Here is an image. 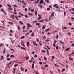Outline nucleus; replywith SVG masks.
I'll use <instances>...</instances> for the list:
<instances>
[{"mask_svg":"<svg viewBox=\"0 0 74 74\" xmlns=\"http://www.w3.org/2000/svg\"><path fill=\"white\" fill-rule=\"evenodd\" d=\"M30 11H31V12H34V9H31Z\"/></svg>","mask_w":74,"mask_h":74,"instance_id":"obj_16","label":"nucleus"},{"mask_svg":"<svg viewBox=\"0 0 74 74\" xmlns=\"http://www.w3.org/2000/svg\"><path fill=\"white\" fill-rule=\"evenodd\" d=\"M38 7H40V8H42V6L40 5H38Z\"/></svg>","mask_w":74,"mask_h":74,"instance_id":"obj_34","label":"nucleus"},{"mask_svg":"<svg viewBox=\"0 0 74 74\" xmlns=\"http://www.w3.org/2000/svg\"><path fill=\"white\" fill-rule=\"evenodd\" d=\"M44 1L43 0H41L39 2V4H41L42 3H43Z\"/></svg>","mask_w":74,"mask_h":74,"instance_id":"obj_4","label":"nucleus"},{"mask_svg":"<svg viewBox=\"0 0 74 74\" xmlns=\"http://www.w3.org/2000/svg\"><path fill=\"white\" fill-rule=\"evenodd\" d=\"M70 49V48H67L65 50V51H69V49Z\"/></svg>","mask_w":74,"mask_h":74,"instance_id":"obj_12","label":"nucleus"},{"mask_svg":"<svg viewBox=\"0 0 74 74\" xmlns=\"http://www.w3.org/2000/svg\"><path fill=\"white\" fill-rule=\"evenodd\" d=\"M1 59H3V58H4V56H1Z\"/></svg>","mask_w":74,"mask_h":74,"instance_id":"obj_64","label":"nucleus"},{"mask_svg":"<svg viewBox=\"0 0 74 74\" xmlns=\"http://www.w3.org/2000/svg\"><path fill=\"white\" fill-rule=\"evenodd\" d=\"M25 18H28V16L27 15H25Z\"/></svg>","mask_w":74,"mask_h":74,"instance_id":"obj_54","label":"nucleus"},{"mask_svg":"<svg viewBox=\"0 0 74 74\" xmlns=\"http://www.w3.org/2000/svg\"><path fill=\"white\" fill-rule=\"evenodd\" d=\"M35 58H37V55L36 54H35L34 56Z\"/></svg>","mask_w":74,"mask_h":74,"instance_id":"obj_56","label":"nucleus"},{"mask_svg":"<svg viewBox=\"0 0 74 74\" xmlns=\"http://www.w3.org/2000/svg\"><path fill=\"white\" fill-rule=\"evenodd\" d=\"M7 5L9 8H11V6L8 4H7Z\"/></svg>","mask_w":74,"mask_h":74,"instance_id":"obj_10","label":"nucleus"},{"mask_svg":"<svg viewBox=\"0 0 74 74\" xmlns=\"http://www.w3.org/2000/svg\"><path fill=\"white\" fill-rule=\"evenodd\" d=\"M36 25H40V23H36Z\"/></svg>","mask_w":74,"mask_h":74,"instance_id":"obj_35","label":"nucleus"},{"mask_svg":"<svg viewBox=\"0 0 74 74\" xmlns=\"http://www.w3.org/2000/svg\"><path fill=\"white\" fill-rule=\"evenodd\" d=\"M34 64H32V69H33L34 67Z\"/></svg>","mask_w":74,"mask_h":74,"instance_id":"obj_36","label":"nucleus"},{"mask_svg":"<svg viewBox=\"0 0 74 74\" xmlns=\"http://www.w3.org/2000/svg\"><path fill=\"white\" fill-rule=\"evenodd\" d=\"M54 66H55V67H58V65H57L56 64H54Z\"/></svg>","mask_w":74,"mask_h":74,"instance_id":"obj_50","label":"nucleus"},{"mask_svg":"<svg viewBox=\"0 0 74 74\" xmlns=\"http://www.w3.org/2000/svg\"><path fill=\"white\" fill-rule=\"evenodd\" d=\"M39 45L40 46H41V45H42V44H41V42H39Z\"/></svg>","mask_w":74,"mask_h":74,"instance_id":"obj_49","label":"nucleus"},{"mask_svg":"<svg viewBox=\"0 0 74 74\" xmlns=\"http://www.w3.org/2000/svg\"><path fill=\"white\" fill-rule=\"evenodd\" d=\"M65 71V69H62V71Z\"/></svg>","mask_w":74,"mask_h":74,"instance_id":"obj_62","label":"nucleus"},{"mask_svg":"<svg viewBox=\"0 0 74 74\" xmlns=\"http://www.w3.org/2000/svg\"><path fill=\"white\" fill-rule=\"evenodd\" d=\"M60 3H65V2L64 1H61Z\"/></svg>","mask_w":74,"mask_h":74,"instance_id":"obj_46","label":"nucleus"},{"mask_svg":"<svg viewBox=\"0 0 74 74\" xmlns=\"http://www.w3.org/2000/svg\"><path fill=\"white\" fill-rule=\"evenodd\" d=\"M34 73H35V74H39V73H38V72H34Z\"/></svg>","mask_w":74,"mask_h":74,"instance_id":"obj_58","label":"nucleus"},{"mask_svg":"<svg viewBox=\"0 0 74 74\" xmlns=\"http://www.w3.org/2000/svg\"><path fill=\"white\" fill-rule=\"evenodd\" d=\"M57 5V4H55L53 5V7H55Z\"/></svg>","mask_w":74,"mask_h":74,"instance_id":"obj_43","label":"nucleus"},{"mask_svg":"<svg viewBox=\"0 0 74 74\" xmlns=\"http://www.w3.org/2000/svg\"><path fill=\"white\" fill-rule=\"evenodd\" d=\"M64 15L65 16L66 15V11H64Z\"/></svg>","mask_w":74,"mask_h":74,"instance_id":"obj_14","label":"nucleus"},{"mask_svg":"<svg viewBox=\"0 0 74 74\" xmlns=\"http://www.w3.org/2000/svg\"><path fill=\"white\" fill-rule=\"evenodd\" d=\"M14 10L15 12H16V9L14 8Z\"/></svg>","mask_w":74,"mask_h":74,"instance_id":"obj_52","label":"nucleus"},{"mask_svg":"<svg viewBox=\"0 0 74 74\" xmlns=\"http://www.w3.org/2000/svg\"><path fill=\"white\" fill-rule=\"evenodd\" d=\"M45 25H44L42 27V29H45Z\"/></svg>","mask_w":74,"mask_h":74,"instance_id":"obj_37","label":"nucleus"},{"mask_svg":"<svg viewBox=\"0 0 74 74\" xmlns=\"http://www.w3.org/2000/svg\"><path fill=\"white\" fill-rule=\"evenodd\" d=\"M10 51H12L13 52H15V51L13 49H11V48H10Z\"/></svg>","mask_w":74,"mask_h":74,"instance_id":"obj_27","label":"nucleus"},{"mask_svg":"<svg viewBox=\"0 0 74 74\" xmlns=\"http://www.w3.org/2000/svg\"><path fill=\"white\" fill-rule=\"evenodd\" d=\"M39 1H40V0H37L36 2H35V1H34V3H35V4H37V3H38V2H39Z\"/></svg>","mask_w":74,"mask_h":74,"instance_id":"obj_5","label":"nucleus"},{"mask_svg":"<svg viewBox=\"0 0 74 74\" xmlns=\"http://www.w3.org/2000/svg\"><path fill=\"white\" fill-rule=\"evenodd\" d=\"M18 66V64H15L14 65V67H17Z\"/></svg>","mask_w":74,"mask_h":74,"instance_id":"obj_51","label":"nucleus"},{"mask_svg":"<svg viewBox=\"0 0 74 74\" xmlns=\"http://www.w3.org/2000/svg\"><path fill=\"white\" fill-rule=\"evenodd\" d=\"M57 70L59 73H60V70L59 69H58Z\"/></svg>","mask_w":74,"mask_h":74,"instance_id":"obj_47","label":"nucleus"},{"mask_svg":"<svg viewBox=\"0 0 74 74\" xmlns=\"http://www.w3.org/2000/svg\"><path fill=\"white\" fill-rule=\"evenodd\" d=\"M60 43L61 44H64V42H63L62 41H60Z\"/></svg>","mask_w":74,"mask_h":74,"instance_id":"obj_44","label":"nucleus"},{"mask_svg":"<svg viewBox=\"0 0 74 74\" xmlns=\"http://www.w3.org/2000/svg\"><path fill=\"white\" fill-rule=\"evenodd\" d=\"M52 15H50L49 16V21L51 20V17H52Z\"/></svg>","mask_w":74,"mask_h":74,"instance_id":"obj_24","label":"nucleus"},{"mask_svg":"<svg viewBox=\"0 0 74 74\" xmlns=\"http://www.w3.org/2000/svg\"><path fill=\"white\" fill-rule=\"evenodd\" d=\"M21 45L23 47H25V45L24 44V42L22 41H21Z\"/></svg>","mask_w":74,"mask_h":74,"instance_id":"obj_2","label":"nucleus"},{"mask_svg":"<svg viewBox=\"0 0 74 74\" xmlns=\"http://www.w3.org/2000/svg\"><path fill=\"white\" fill-rule=\"evenodd\" d=\"M32 43H33V44H34V45H35V46L37 47V43H35L34 42H33Z\"/></svg>","mask_w":74,"mask_h":74,"instance_id":"obj_7","label":"nucleus"},{"mask_svg":"<svg viewBox=\"0 0 74 74\" xmlns=\"http://www.w3.org/2000/svg\"><path fill=\"white\" fill-rule=\"evenodd\" d=\"M59 37V36H58V35H57L56 36V38H58Z\"/></svg>","mask_w":74,"mask_h":74,"instance_id":"obj_60","label":"nucleus"},{"mask_svg":"<svg viewBox=\"0 0 74 74\" xmlns=\"http://www.w3.org/2000/svg\"><path fill=\"white\" fill-rule=\"evenodd\" d=\"M69 59L70 60H72V61H73V60H73V58H71V57H70L69 58Z\"/></svg>","mask_w":74,"mask_h":74,"instance_id":"obj_21","label":"nucleus"},{"mask_svg":"<svg viewBox=\"0 0 74 74\" xmlns=\"http://www.w3.org/2000/svg\"><path fill=\"white\" fill-rule=\"evenodd\" d=\"M25 38V36H22L21 37L20 39H23V38Z\"/></svg>","mask_w":74,"mask_h":74,"instance_id":"obj_29","label":"nucleus"},{"mask_svg":"<svg viewBox=\"0 0 74 74\" xmlns=\"http://www.w3.org/2000/svg\"><path fill=\"white\" fill-rule=\"evenodd\" d=\"M25 26H24L22 28L23 30H24L25 29Z\"/></svg>","mask_w":74,"mask_h":74,"instance_id":"obj_48","label":"nucleus"},{"mask_svg":"<svg viewBox=\"0 0 74 74\" xmlns=\"http://www.w3.org/2000/svg\"><path fill=\"white\" fill-rule=\"evenodd\" d=\"M17 6L16 5H13V7H16Z\"/></svg>","mask_w":74,"mask_h":74,"instance_id":"obj_57","label":"nucleus"},{"mask_svg":"<svg viewBox=\"0 0 74 74\" xmlns=\"http://www.w3.org/2000/svg\"><path fill=\"white\" fill-rule=\"evenodd\" d=\"M8 23L10 24V25H13V23L11 22H8Z\"/></svg>","mask_w":74,"mask_h":74,"instance_id":"obj_18","label":"nucleus"},{"mask_svg":"<svg viewBox=\"0 0 74 74\" xmlns=\"http://www.w3.org/2000/svg\"><path fill=\"white\" fill-rule=\"evenodd\" d=\"M20 48L21 49H23V50H26V49L24 47H21Z\"/></svg>","mask_w":74,"mask_h":74,"instance_id":"obj_13","label":"nucleus"},{"mask_svg":"<svg viewBox=\"0 0 74 74\" xmlns=\"http://www.w3.org/2000/svg\"><path fill=\"white\" fill-rule=\"evenodd\" d=\"M13 73H14H14H15V69L13 68Z\"/></svg>","mask_w":74,"mask_h":74,"instance_id":"obj_9","label":"nucleus"},{"mask_svg":"<svg viewBox=\"0 0 74 74\" xmlns=\"http://www.w3.org/2000/svg\"><path fill=\"white\" fill-rule=\"evenodd\" d=\"M5 49L4 48L3 51V53H5Z\"/></svg>","mask_w":74,"mask_h":74,"instance_id":"obj_28","label":"nucleus"},{"mask_svg":"<svg viewBox=\"0 0 74 74\" xmlns=\"http://www.w3.org/2000/svg\"><path fill=\"white\" fill-rule=\"evenodd\" d=\"M37 11H35V15H37Z\"/></svg>","mask_w":74,"mask_h":74,"instance_id":"obj_26","label":"nucleus"},{"mask_svg":"<svg viewBox=\"0 0 74 74\" xmlns=\"http://www.w3.org/2000/svg\"><path fill=\"white\" fill-rule=\"evenodd\" d=\"M15 18H16V19L17 20H18V21H19V18H18V17H17V16H15Z\"/></svg>","mask_w":74,"mask_h":74,"instance_id":"obj_40","label":"nucleus"},{"mask_svg":"<svg viewBox=\"0 0 74 74\" xmlns=\"http://www.w3.org/2000/svg\"><path fill=\"white\" fill-rule=\"evenodd\" d=\"M38 16L39 17H38L37 19L38 20H40L41 18V16H40V15H38Z\"/></svg>","mask_w":74,"mask_h":74,"instance_id":"obj_3","label":"nucleus"},{"mask_svg":"<svg viewBox=\"0 0 74 74\" xmlns=\"http://www.w3.org/2000/svg\"><path fill=\"white\" fill-rule=\"evenodd\" d=\"M45 47H47V48L48 49L50 50V48L49 47L47 46V45H46Z\"/></svg>","mask_w":74,"mask_h":74,"instance_id":"obj_25","label":"nucleus"},{"mask_svg":"<svg viewBox=\"0 0 74 74\" xmlns=\"http://www.w3.org/2000/svg\"><path fill=\"white\" fill-rule=\"evenodd\" d=\"M9 56H10V54H7L6 56V57L7 58H8V57H9Z\"/></svg>","mask_w":74,"mask_h":74,"instance_id":"obj_53","label":"nucleus"},{"mask_svg":"<svg viewBox=\"0 0 74 74\" xmlns=\"http://www.w3.org/2000/svg\"><path fill=\"white\" fill-rule=\"evenodd\" d=\"M64 29H67V27H65L64 28H63Z\"/></svg>","mask_w":74,"mask_h":74,"instance_id":"obj_63","label":"nucleus"},{"mask_svg":"<svg viewBox=\"0 0 74 74\" xmlns=\"http://www.w3.org/2000/svg\"><path fill=\"white\" fill-rule=\"evenodd\" d=\"M50 30V28H48L45 30V32H48V30Z\"/></svg>","mask_w":74,"mask_h":74,"instance_id":"obj_31","label":"nucleus"},{"mask_svg":"<svg viewBox=\"0 0 74 74\" xmlns=\"http://www.w3.org/2000/svg\"><path fill=\"white\" fill-rule=\"evenodd\" d=\"M7 60H10V58H8L7 59Z\"/></svg>","mask_w":74,"mask_h":74,"instance_id":"obj_61","label":"nucleus"},{"mask_svg":"<svg viewBox=\"0 0 74 74\" xmlns=\"http://www.w3.org/2000/svg\"><path fill=\"white\" fill-rule=\"evenodd\" d=\"M27 45L28 47H29L30 46V43L29 42H27Z\"/></svg>","mask_w":74,"mask_h":74,"instance_id":"obj_11","label":"nucleus"},{"mask_svg":"<svg viewBox=\"0 0 74 74\" xmlns=\"http://www.w3.org/2000/svg\"><path fill=\"white\" fill-rule=\"evenodd\" d=\"M48 67V65H45L44 66V67Z\"/></svg>","mask_w":74,"mask_h":74,"instance_id":"obj_45","label":"nucleus"},{"mask_svg":"<svg viewBox=\"0 0 74 74\" xmlns=\"http://www.w3.org/2000/svg\"><path fill=\"white\" fill-rule=\"evenodd\" d=\"M8 10H12V9L11 8H8Z\"/></svg>","mask_w":74,"mask_h":74,"instance_id":"obj_33","label":"nucleus"},{"mask_svg":"<svg viewBox=\"0 0 74 74\" xmlns=\"http://www.w3.org/2000/svg\"><path fill=\"white\" fill-rule=\"evenodd\" d=\"M11 58H15V56L13 55H11L10 56Z\"/></svg>","mask_w":74,"mask_h":74,"instance_id":"obj_15","label":"nucleus"},{"mask_svg":"<svg viewBox=\"0 0 74 74\" xmlns=\"http://www.w3.org/2000/svg\"><path fill=\"white\" fill-rule=\"evenodd\" d=\"M17 27L18 29V30H20V28L19 27V26L18 25L17 26Z\"/></svg>","mask_w":74,"mask_h":74,"instance_id":"obj_20","label":"nucleus"},{"mask_svg":"<svg viewBox=\"0 0 74 74\" xmlns=\"http://www.w3.org/2000/svg\"><path fill=\"white\" fill-rule=\"evenodd\" d=\"M44 21L45 20L44 19H43L42 20H41L39 21V22H44Z\"/></svg>","mask_w":74,"mask_h":74,"instance_id":"obj_6","label":"nucleus"},{"mask_svg":"<svg viewBox=\"0 0 74 74\" xmlns=\"http://www.w3.org/2000/svg\"><path fill=\"white\" fill-rule=\"evenodd\" d=\"M15 16H16L14 15H12L10 16V18H12V19H15Z\"/></svg>","mask_w":74,"mask_h":74,"instance_id":"obj_1","label":"nucleus"},{"mask_svg":"<svg viewBox=\"0 0 74 74\" xmlns=\"http://www.w3.org/2000/svg\"><path fill=\"white\" fill-rule=\"evenodd\" d=\"M22 3H23V5H26V4H25V2L23 1H22Z\"/></svg>","mask_w":74,"mask_h":74,"instance_id":"obj_17","label":"nucleus"},{"mask_svg":"<svg viewBox=\"0 0 74 74\" xmlns=\"http://www.w3.org/2000/svg\"><path fill=\"white\" fill-rule=\"evenodd\" d=\"M45 1L47 3H49V1L48 0H45Z\"/></svg>","mask_w":74,"mask_h":74,"instance_id":"obj_41","label":"nucleus"},{"mask_svg":"<svg viewBox=\"0 0 74 74\" xmlns=\"http://www.w3.org/2000/svg\"><path fill=\"white\" fill-rule=\"evenodd\" d=\"M56 49H57V50H58V46H56Z\"/></svg>","mask_w":74,"mask_h":74,"instance_id":"obj_55","label":"nucleus"},{"mask_svg":"<svg viewBox=\"0 0 74 74\" xmlns=\"http://www.w3.org/2000/svg\"><path fill=\"white\" fill-rule=\"evenodd\" d=\"M51 16H54V13L53 12H52L51 13Z\"/></svg>","mask_w":74,"mask_h":74,"instance_id":"obj_22","label":"nucleus"},{"mask_svg":"<svg viewBox=\"0 0 74 74\" xmlns=\"http://www.w3.org/2000/svg\"><path fill=\"white\" fill-rule=\"evenodd\" d=\"M28 15H30V16H32L33 15V14H31L30 13H28Z\"/></svg>","mask_w":74,"mask_h":74,"instance_id":"obj_42","label":"nucleus"},{"mask_svg":"<svg viewBox=\"0 0 74 74\" xmlns=\"http://www.w3.org/2000/svg\"><path fill=\"white\" fill-rule=\"evenodd\" d=\"M19 23L20 25H24L23 24V23H22V22L21 21H19Z\"/></svg>","mask_w":74,"mask_h":74,"instance_id":"obj_23","label":"nucleus"},{"mask_svg":"<svg viewBox=\"0 0 74 74\" xmlns=\"http://www.w3.org/2000/svg\"><path fill=\"white\" fill-rule=\"evenodd\" d=\"M69 25L70 26H71L72 25V23H69Z\"/></svg>","mask_w":74,"mask_h":74,"instance_id":"obj_59","label":"nucleus"},{"mask_svg":"<svg viewBox=\"0 0 74 74\" xmlns=\"http://www.w3.org/2000/svg\"><path fill=\"white\" fill-rule=\"evenodd\" d=\"M4 45V44L2 43L0 44V47H1V46H3Z\"/></svg>","mask_w":74,"mask_h":74,"instance_id":"obj_38","label":"nucleus"},{"mask_svg":"<svg viewBox=\"0 0 74 74\" xmlns=\"http://www.w3.org/2000/svg\"><path fill=\"white\" fill-rule=\"evenodd\" d=\"M44 59L45 60H47V58L45 57H44Z\"/></svg>","mask_w":74,"mask_h":74,"instance_id":"obj_30","label":"nucleus"},{"mask_svg":"<svg viewBox=\"0 0 74 74\" xmlns=\"http://www.w3.org/2000/svg\"><path fill=\"white\" fill-rule=\"evenodd\" d=\"M31 36L32 37H33V36H34V34H33V33H32L31 34Z\"/></svg>","mask_w":74,"mask_h":74,"instance_id":"obj_39","label":"nucleus"},{"mask_svg":"<svg viewBox=\"0 0 74 74\" xmlns=\"http://www.w3.org/2000/svg\"><path fill=\"white\" fill-rule=\"evenodd\" d=\"M29 34V32H27V33L25 34V36H27V35H28Z\"/></svg>","mask_w":74,"mask_h":74,"instance_id":"obj_32","label":"nucleus"},{"mask_svg":"<svg viewBox=\"0 0 74 74\" xmlns=\"http://www.w3.org/2000/svg\"><path fill=\"white\" fill-rule=\"evenodd\" d=\"M49 51L47 49V50H46V52H47V55H49Z\"/></svg>","mask_w":74,"mask_h":74,"instance_id":"obj_19","label":"nucleus"},{"mask_svg":"<svg viewBox=\"0 0 74 74\" xmlns=\"http://www.w3.org/2000/svg\"><path fill=\"white\" fill-rule=\"evenodd\" d=\"M27 26L28 27H32V25H30L29 24H27Z\"/></svg>","mask_w":74,"mask_h":74,"instance_id":"obj_8","label":"nucleus"}]
</instances>
